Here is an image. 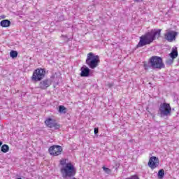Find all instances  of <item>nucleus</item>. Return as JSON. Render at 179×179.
<instances>
[{
    "label": "nucleus",
    "mask_w": 179,
    "mask_h": 179,
    "mask_svg": "<svg viewBox=\"0 0 179 179\" xmlns=\"http://www.w3.org/2000/svg\"><path fill=\"white\" fill-rule=\"evenodd\" d=\"M162 34V29H154L150 31L147 32L145 34L140 37V41L136 45V48H141L145 47V45H149L152 44L156 38H159Z\"/></svg>",
    "instance_id": "nucleus-1"
},
{
    "label": "nucleus",
    "mask_w": 179,
    "mask_h": 179,
    "mask_svg": "<svg viewBox=\"0 0 179 179\" xmlns=\"http://www.w3.org/2000/svg\"><path fill=\"white\" fill-rule=\"evenodd\" d=\"M60 164L62 166L60 173L63 178L68 179L76 176V168L72 163H66V159H62L60 160Z\"/></svg>",
    "instance_id": "nucleus-2"
},
{
    "label": "nucleus",
    "mask_w": 179,
    "mask_h": 179,
    "mask_svg": "<svg viewBox=\"0 0 179 179\" xmlns=\"http://www.w3.org/2000/svg\"><path fill=\"white\" fill-rule=\"evenodd\" d=\"M86 64L91 69H94L100 64V57L99 55H94L93 52H90L87 55Z\"/></svg>",
    "instance_id": "nucleus-3"
},
{
    "label": "nucleus",
    "mask_w": 179,
    "mask_h": 179,
    "mask_svg": "<svg viewBox=\"0 0 179 179\" xmlns=\"http://www.w3.org/2000/svg\"><path fill=\"white\" fill-rule=\"evenodd\" d=\"M150 64H151L152 69H163L164 68L163 59L159 56H152L150 58Z\"/></svg>",
    "instance_id": "nucleus-4"
},
{
    "label": "nucleus",
    "mask_w": 179,
    "mask_h": 179,
    "mask_svg": "<svg viewBox=\"0 0 179 179\" xmlns=\"http://www.w3.org/2000/svg\"><path fill=\"white\" fill-rule=\"evenodd\" d=\"M159 111L161 117H168V115H171V106L167 103H161Z\"/></svg>",
    "instance_id": "nucleus-5"
},
{
    "label": "nucleus",
    "mask_w": 179,
    "mask_h": 179,
    "mask_svg": "<svg viewBox=\"0 0 179 179\" xmlns=\"http://www.w3.org/2000/svg\"><path fill=\"white\" fill-rule=\"evenodd\" d=\"M45 76V70L44 69H37L34 71L31 79L34 82H40V80L44 79Z\"/></svg>",
    "instance_id": "nucleus-6"
},
{
    "label": "nucleus",
    "mask_w": 179,
    "mask_h": 179,
    "mask_svg": "<svg viewBox=\"0 0 179 179\" xmlns=\"http://www.w3.org/2000/svg\"><path fill=\"white\" fill-rule=\"evenodd\" d=\"M48 150L52 156H59L62 153V147L61 145H52L49 148Z\"/></svg>",
    "instance_id": "nucleus-7"
},
{
    "label": "nucleus",
    "mask_w": 179,
    "mask_h": 179,
    "mask_svg": "<svg viewBox=\"0 0 179 179\" xmlns=\"http://www.w3.org/2000/svg\"><path fill=\"white\" fill-rule=\"evenodd\" d=\"M178 34V33H177L176 31H169L164 34V37L167 41L169 43H173V41H176Z\"/></svg>",
    "instance_id": "nucleus-8"
},
{
    "label": "nucleus",
    "mask_w": 179,
    "mask_h": 179,
    "mask_svg": "<svg viewBox=\"0 0 179 179\" xmlns=\"http://www.w3.org/2000/svg\"><path fill=\"white\" fill-rule=\"evenodd\" d=\"M159 158L157 157H150L148 162V166L150 167L152 170H155L157 167H159Z\"/></svg>",
    "instance_id": "nucleus-9"
},
{
    "label": "nucleus",
    "mask_w": 179,
    "mask_h": 179,
    "mask_svg": "<svg viewBox=\"0 0 179 179\" xmlns=\"http://www.w3.org/2000/svg\"><path fill=\"white\" fill-rule=\"evenodd\" d=\"M45 122L46 125H48V127H49V128H54L55 129H59V128H60L59 124H58L55 122V120H54L52 119H48Z\"/></svg>",
    "instance_id": "nucleus-10"
},
{
    "label": "nucleus",
    "mask_w": 179,
    "mask_h": 179,
    "mask_svg": "<svg viewBox=\"0 0 179 179\" xmlns=\"http://www.w3.org/2000/svg\"><path fill=\"white\" fill-rule=\"evenodd\" d=\"M51 80H43V81H41L39 83V89L45 90V89H48V87H50V86H51Z\"/></svg>",
    "instance_id": "nucleus-11"
},
{
    "label": "nucleus",
    "mask_w": 179,
    "mask_h": 179,
    "mask_svg": "<svg viewBox=\"0 0 179 179\" xmlns=\"http://www.w3.org/2000/svg\"><path fill=\"white\" fill-rule=\"evenodd\" d=\"M80 71V76L82 78H89V76H90V69H89L87 66H83L81 67Z\"/></svg>",
    "instance_id": "nucleus-12"
},
{
    "label": "nucleus",
    "mask_w": 179,
    "mask_h": 179,
    "mask_svg": "<svg viewBox=\"0 0 179 179\" xmlns=\"http://www.w3.org/2000/svg\"><path fill=\"white\" fill-rule=\"evenodd\" d=\"M169 55L171 58H172L173 59H176V58L178 57V51L177 50V48H173Z\"/></svg>",
    "instance_id": "nucleus-13"
},
{
    "label": "nucleus",
    "mask_w": 179,
    "mask_h": 179,
    "mask_svg": "<svg viewBox=\"0 0 179 179\" xmlns=\"http://www.w3.org/2000/svg\"><path fill=\"white\" fill-rule=\"evenodd\" d=\"M1 27H9L10 26V21L9 20H3L0 22Z\"/></svg>",
    "instance_id": "nucleus-14"
},
{
    "label": "nucleus",
    "mask_w": 179,
    "mask_h": 179,
    "mask_svg": "<svg viewBox=\"0 0 179 179\" xmlns=\"http://www.w3.org/2000/svg\"><path fill=\"white\" fill-rule=\"evenodd\" d=\"M1 150L3 152V153H8V152H9V146L4 144L1 146Z\"/></svg>",
    "instance_id": "nucleus-15"
},
{
    "label": "nucleus",
    "mask_w": 179,
    "mask_h": 179,
    "mask_svg": "<svg viewBox=\"0 0 179 179\" xmlns=\"http://www.w3.org/2000/svg\"><path fill=\"white\" fill-rule=\"evenodd\" d=\"M59 113L60 114H66V108L64 106H59Z\"/></svg>",
    "instance_id": "nucleus-16"
},
{
    "label": "nucleus",
    "mask_w": 179,
    "mask_h": 179,
    "mask_svg": "<svg viewBox=\"0 0 179 179\" xmlns=\"http://www.w3.org/2000/svg\"><path fill=\"white\" fill-rule=\"evenodd\" d=\"M152 69V63H150V59H149L148 63L144 64V69L145 71H148V69Z\"/></svg>",
    "instance_id": "nucleus-17"
},
{
    "label": "nucleus",
    "mask_w": 179,
    "mask_h": 179,
    "mask_svg": "<svg viewBox=\"0 0 179 179\" xmlns=\"http://www.w3.org/2000/svg\"><path fill=\"white\" fill-rule=\"evenodd\" d=\"M10 57H11V58H16L17 57V51L11 50L10 52Z\"/></svg>",
    "instance_id": "nucleus-18"
},
{
    "label": "nucleus",
    "mask_w": 179,
    "mask_h": 179,
    "mask_svg": "<svg viewBox=\"0 0 179 179\" xmlns=\"http://www.w3.org/2000/svg\"><path fill=\"white\" fill-rule=\"evenodd\" d=\"M164 177V169H160L158 171V178H163Z\"/></svg>",
    "instance_id": "nucleus-19"
},
{
    "label": "nucleus",
    "mask_w": 179,
    "mask_h": 179,
    "mask_svg": "<svg viewBox=\"0 0 179 179\" xmlns=\"http://www.w3.org/2000/svg\"><path fill=\"white\" fill-rule=\"evenodd\" d=\"M103 170L105 171L106 174H110L111 173V169L106 168L105 166L103 167Z\"/></svg>",
    "instance_id": "nucleus-20"
},
{
    "label": "nucleus",
    "mask_w": 179,
    "mask_h": 179,
    "mask_svg": "<svg viewBox=\"0 0 179 179\" xmlns=\"http://www.w3.org/2000/svg\"><path fill=\"white\" fill-rule=\"evenodd\" d=\"M173 62H174V59L173 58L166 60V64L168 65H171V64H173Z\"/></svg>",
    "instance_id": "nucleus-21"
},
{
    "label": "nucleus",
    "mask_w": 179,
    "mask_h": 179,
    "mask_svg": "<svg viewBox=\"0 0 179 179\" xmlns=\"http://www.w3.org/2000/svg\"><path fill=\"white\" fill-rule=\"evenodd\" d=\"M94 134H95V135H97V134H99V128L95 127V128L94 129Z\"/></svg>",
    "instance_id": "nucleus-22"
},
{
    "label": "nucleus",
    "mask_w": 179,
    "mask_h": 179,
    "mask_svg": "<svg viewBox=\"0 0 179 179\" xmlns=\"http://www.w3.org/2000/svg\"><path fill=\"white\" fill-rule=\"evenodd\" d=\"M126 179H139V178H138L136 176H133L131 178H127Z\"/></svg>",
    "instance_id": "nucleus-23"
},
{
    "label": "nucleus",
    "mask_w": 179,
    "mask_h": 179,
    "mask_svg": "<svg viewBox=\"0 0 179 179\" xmlns=\"http://www.w3.org/2000/svg\"><path fill=\"white\" fill-rule=\"evenodd\" d=\"M134 2H143V0H134Z\"/></svg>",
    "instance_id": "nucleus-24"
},
{
    "label": "nucleus",
    "mask_w": 179,
    "mask_h": 179,
    "mask_svg": "<svg viewBox=\"0 0 179 179\" xmlns=\"http://www.w3.org/2000/svg\"><path fill=\"white\" fill-rule=\"evenodd\" d=\"M116 168H115V170H118V167H120V164H116Z\"/></svg>",
    "instance_id": "nucleus-25"
},
{
    "label": "nucleus",
    "mask_w": 179,
    "mask_h": 179,
    "mask_svg": "<svg viewBox=\"0 0 179 179\" xmlns=\"http://www.w3.org/2000/svg\"><path fill=\"white\" fill-rule=\"evenodd\" d=\"M1 145H2V141L0 142V146H1Z\"/></svg>",
    "instance_id": "nucleus-26"
}]
</instances>
